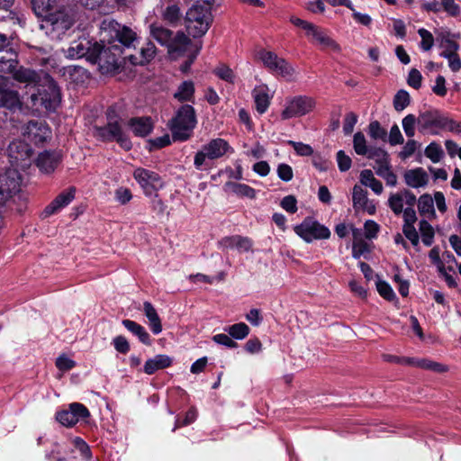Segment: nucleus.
I'll list each match as a JSON object with an SVG mask.
<instances>
[{"mask_svg": "<svg viewBox=\"0 0 461 461\" xmlns=\"http://www.w3.org/2000/svg\"><path fill=\"white\" fill-rule=\"evenodd\" d=\"M447 116L438 109L429 108L420 112L418 117L414 114H407L402 121L404 133L412 138L415 135V125L421 134L437 135L439 131L446 130Z\"/></svg>", "mask_w": 461, "mask_h": 461, "instance_id": "nucleus-1", "label": "nucleus"}, {"mask_svg": "<svg viewBox=\"0 0 461 461\" xmlns=\"http://www.w3.org/2000/svg\"><path fill=\"white\" fill-rule=\"evenodd\" d=\"M149 33L161 46L167 49L168 55L176 59L184 56L192 45L191 40L183 32H174L158 23L149 25Z\"/></svg>", "mask_w": 461, "mask_h": 461, "instance_id": "nucleus-2", "label": "nucleus"}, {"mask_svg": "<svg viewBox=\"0 0 461 461\" xmlns=\"http://www.w3.org/2000/svg\"><path fill=\"white\" fill-rule=\"evenodd\" d=\"M213 0L197 1L185 14V27L193 38L203 36L209 30L213 17L212 5Z\"/></svg>", "mask_w": 461, "mask_h": 461, "instance_id": "nucleus-3", "label": "nucleus"}, {"mask_svg": "<svg viewBox=\"0 0 461 461\" xmlns=\"http://www.w3.org/2000/svg\"><path fill=\"white\" fill-rule=\"evenodd\" d=\"M197 124L196 113L191 104H183L168 122V128L174 141L189 140Z\"/></svg>", "mask_w": 461, "mask_h": 461, "instance_id": "nucleus-4", "label": "nucleus"}, {"mask_svg": "<svg viewBox=\"0 0 461 461\" xmlns=\"http://www.w3.org/2000/svg\"><path fill=\"white\" fill-rule=\"evenodd\" d=\"M106 116L108 120L106 124L103 126L94 125L92 127L93 137L103 142L116 141L123 149L130 150L132 143L123 133L114 110L108 108Z\"/></svg>", "mask_w": 461, "mask_h": 461, "instance_id": "nucleus-5", "label": "nucleus"}, {"mask_svg": "<svg viewBox=\"0 0 461 461\" xmlns=\"http://www.w3.org/2000/svg\"><path fill=\"white\" fill-rule=\"evenodd\" d=\"M35 87L37 92L30 96L32 105L37 109L43 108L48 112H54L60 104L61 94L53 77L47 74Z\"/></svg>", "mask_w": 461, "mask_h": 461, "instance_id": "nucleus-6", "label": "nucleus"}, {"mask_svg": "<svg viewBox=\"0 0 461 461\" xmlns=\"http://www.w3.org/2000/svg\"><path fill=\"white\" fill-rule=\"evenodd\" d=\"M93 54L90 56V62L98 64L99 69L103 74L115 72L122 65V46L112 44L104 46V44L94 42Z\"/></svg>", "mask_w": 461, "mask_h": 461, "instance_id": "nucleus-7", "label": "nucleus"}, {"mask_svg": "<svg viewBox=\"0 0 461 461\" xmlns=\"http://www.w3.org/2000/svg\"><path fill=\"white\" fill-rule=\"evenodd\" d=\"M229 150L233 151L227 140L221 138L212 139L195 153L194 166L197 170L205 169L206 159H218Z\"/></svg>", "mask_w": 461, "mask_h": 461, "instance_id": "nucleus-8", "label": "nucleus"}, {"mask_svg": "<svg viewBox=\"0 0 461 461\" xmlns=\"http://www.w3.org/2000/svg\"><path fill=\"white\" fill-rule=\"evenodd\" d=\"M294 232L305 242L311 243L315 240H328L330 230L325 225L320 223L312 217H306L294 227Z\"/></svg>", "mask_w": 461, "mask_h": 461, "instance_id": "nucleus-9", "label": "nucleus"}, {"mask_svg": "<svg viewBox=\"0 0 461 461\" xmlns=\"http://www.w3.org/2000/svg\"><path fill=\"white\" fill-rule=\"evenodd\" d=\"M133 177L147 196H152L164 186V182L158 173L143 167L136 168L133 171Z\"/></svg>", "mask_w": 461, "mask_h": 461, "instance_id": "nucleus-10", "label": "nucleus"}, {"mask_svg": "<svg viewBox=\"0 0 461 461\" xmlns=\"http://www.w3.org/2000/svg\"><path fill=\"white\" fill-rule=\"evenodd\" d=\"M315 100L307 95H298L291 99L286 107L283 110L281 117L283 120H288L294 117L303 116L313 110Z\"/></svg>", "mask_w": 461, "mask_h": 461, "instance_id": "nucleus-11", "label": "nucleus"}, {"mask_svg": "<svg viewBox=\"0 0 461 461\" xmlns=\"http://www.w3.org/2000/svg\"><path fill=\"white\" fill-rule=\"evenodd\" d=\"M90 417L89 410L80 402H72L68 409L57 411L56 420L65 427H73Z\"/></svg>", "mask_w": 461, "mask_h": 461, "instance_id": "nucleus-12", "label": "nucleus"}, {"mask_svg": "<svg viewBox=\"0 0 461 461\" xmlns=\"http://www.w3.org/2000/svg\"><path fill=\"white\" fill-rule=\"evenodd\" d=\"M7 154L12 166L23 168L31 163L32 149L27 142L15 140L8 145Z\"/></svg>", "mask_w": 461, "mask_h": 461, "instance_id": "nucleus-13", "label": "nucleus"}, {"mask_svg": "<svg viewBox=\"0 0 461 461\" xmlns=\"http://www.w3.org/2000/svg\"><path fill=\"white\" fill-rule=\"evenodd\" d=\"M21 187V176L16 169H8L0 174V204L15 195Z\"/></svg>", "mask_w": 461, "mask_h": 461, "instance_id": "nucleus-14", "label": "nucleus"}, {"mask_svg": "<svg viewBox=\"0 0 461 461\" xmlns=\"http://www.w3.org/2000/svg\"><path fill=\"white\" fill-rule=\"evenodd\" d=\"M43 22L45 24L42 27L48 28L57 36L64 34L74 23L73 18L64 9H55L43 19Z\"/></svg>", "mask_w": 461, "mask_h": 461, "instance_id": "nucleus-15", "label": "nucleus"}, {"mask_svg": "<svg viewBox=\"0 0 461 461\" xmlns=\"http://www.w3.org/2000/svg\"><path fill=\"white\" fill-rule=\"evenodd\" d=\"M22 105L18 91L10 87L9 78L0 76V107L15 112L21 110Z\"/></svg>", "mask_w": 461, "mask_h": 461, "instance_id": "nucleus-16", "label": "nucleus"}, {"mask_svg": "<svg viewBox=\"0 0 461 461\" xmlns=\"http://www.w3.org/2000/svg\"><path fill=\"white\" fill-rule=\"evenodd\" d=\"M157 10L161 19L171 26H177L182 18V12L176 0H160Z\"/></svg>", "mask_w": 461, "mask_h": 461, "instance_id": "nucleus-17", "label": "nucleus"}, {"mask_svg": "<svg viewBox=\"0 0 461 461\" xmlns=\"http://www.w3.org/2000/svg\"><path fill=\"white\" fill-rule=\"evenodd\" d=\"M50 129L45 122L32 120L26 124L23 135L36 145L42 144L50 137Z\"/></svg>", "mask_w": 461, "mask_h": 461, "instance_id": "nucleus-18", "label": "nucleus"}, {"mask_svg": "<svg viewBox=\"0 0 461 461\" xmlns=\"http://www.w3.org/2000/svg\"><path fill=\"white\" fill-rule=\"evenodd\" d=\"M61 161V151L44 150L38 155L35 164L41 173L50 175L59 166Z\"/></svg>", "mask_w": 461, "mask_h": 461, "instance_id": "nucleus-19", "label": "nucleus"}, {"mask_svg": "<svg viewBox=\"0 0 461 461\" xmlns=\"http://www.w3.org/2000/svg\"><path fill=\"white\" fill-rule=\"evenodd\" d=\"M47 74L48 73L43 70L36 71L30 68L20 66L19 68H15L12 75L15 81L23 83L28 86L35 87L41 84V80L47 76Z\"/></svg>", "mask_w": 461, "mask_h": 461, "instance_id": "nucleus-20", "label": "nucleus"}, {"mask_svg": "<svg viewBox=\"0 0 461 461\" xmlns=\"http://www.w3.org/2000/svg\"><path fill=\"white\" fill-rule=\"evenodd\" d=\"M75 193V187H69L68 189L61 192L50 204L44 208L41 213L42 217H50L59 212L64 207L68 206L74 200Z\"/></svg>", "mask_w": 461, "mask_h": 461, "instance_id": "nucleus-21", "label": "nucleus"}, {"mask_svg": "<svg viewBox=\"0 0 461 461\" xmlns=\"http://www.w3.org/2000/svg\"><path fill=\"white\" fill-rule=\"evenodd\" d=\"M106 26L115 31V38L123 47H131L133 41L136 40V33L129 27L121 25L114 20H104L102 23V28Z\"/></svg>", "mask_w": 461, "mask_h": 461, "instance_id": "nucleus-22", "label": "nucleus"}, {"mask_svg": "<svg viewBox=\"0 0 461 461\" xmlns=\"http://www.w3.org/2000/svg\"><path fill=\"white\" fill-rule=\"evenodd\" d=\"M173 364V358L165 354H158L146 360L142 371L151 375L157 371L170 367Z\"/></svg>", "mask_w": 461, "mask_h": 461, "instance_id": "nucleus-23", "label": "nucleus"}, {"mask_svg": "<svg viewBox=\"0 0 461 461\" xmlns=\"http://www.w3.org/2000/svg\"><path fill=\"white\" fill-rule=\"evenodd\" d=\"M128 126L138 137H146L153 130V122L150 117H133L128 121Z\"/></svg>", "mask_w": 461, "mask_h": 461, "instance_id": "nucleus-24", "label": "nucleus"}, {"mask_svg": "<svg viewBox=\"0 0 461 461\" xmlns=\"http://www.w3.org/2000/svg\"><path fill=\"white\" fill-rule=\"evenodd\" d=\"M403 177L405 184L412 188L423 187L429 181L428 174L422 167L405 171Z\"/></svg>", "mask_w": 461, "mask_h": 461, "instance_id": "nucleus-25", "label": "nucleus"}, {"mask_svg": "<svg viewBox=\"0 0 461 461\" xmlns=\"http://www.w3.org/2000/svg\"><path fill=\"white\" fill-rule=\"evenodd\" d=\"M94 43L90 41H74L68 50V57L70 59H80L86 57L90 61V56L93 54Z\"/></svg>", "mask_w": 461, "mask_h": 461, "instance_id": "nucleus-26", "label": "nucleus"}, {"mask_svg": "<svg viewBox=\"0 0 461 461\" xmlns=\"http://www.w3.org/2000/svg\"><path fill=\"white\" fill-rule=\"evenodd\" d=\"M310 36L321 45L322 50H330L333 52H339L341 50L340 46L330 38L324 31L315 26L310 33Z\"/></svg>", "mask_w": 461, "mask_h": 461, "instance_id": "nucleus-27", "label": "nucleus"}, {"mask_svg": "<svg viewBox=\"0 0 461 461\" xmlns=\"http://www.w3.org/2000/svg\"><path fill=\"white\" fill-rule=\"evenodd\" d=\"M122 324L129 332L136 336L142 344L147 346L151 345L152 340L150 335L142 325L129 319L122 320Z\"/></svg>", "mask_w": 461, "mask_h": 461, "instance_id": "nucleus-28", "label": "nucleus"}, {"mask_svg": "<svg viewBox=\"0 0 461 461\" xmlns=\"http://www.w3.org/2000/svg\"><path fill=\"white\" fill-rule=\"evenodd\" d=\"M157 52L155 44L149 41L145 46L140 49V57L130 55L128 57L129 61L132 65H145L154 59Z\"/></svg>", "mask_w": 461, "mask_h": 461, "instance_id": "nucleus-29", "label": "nucleus"}, {"mask_svg": "<svg viewBox=\"0 0 461 461\" xmlns=\"http://www.w3.org/2000/svg\"><path fill=\"white\" fill-rule=\"evenodd\" d=\"M143 312H144L146 318L149 321V324L151 331L155 335L159 334L162 331V323H161V320H160L156 309L152 305V303L148 301L144 302L143 303Z\"/></svg>", "mask_w": 461, "mask_h": 461, "instance_id": "nucleus-30", "label": "nucleus"}, {"mask_svg": "<svg viewBox=\"0 0 461 461\" xmlns=\"http://www.w3.org/2000/svg\"><path fill=\"white\" fill-rule=\"evenodd\" d=\"M194 84L191 80L183 81L174 94V98L180 103L192 102L194 100Z\"/></svg>", "mask_w": 461, "mask_h": 461, "instance_id": "nucleus-31", "label": "nucleus"}, {"mask_svg": "<svg viewBox=\"0 0 461 461\" xmlns=\"http://www.w3.org/2000/svg\"><path fill=\"white\" fill-rule=\"evenodd\" d=\"M31 4L35 14L43 19L57 7V0H31Z\"/></svg>", "mask_w": 461, "mask_h": 461, "instance_id": "nucleus-32", "label": "nucleus"}, {"mask_svg": "<svg viewBox=\"0 0 461 461\" xmlns=\"http://www.w3.org/2000/svg\"><path fill=\"white\" fill-rule=\"evenodd\" d=\"M453 35L448 31H441L437 34V41L440 48L445 50L441 53L458 51L459 44L452 39Z\"/></svg>", "mask_w": 461, "mask_h": 461, "instance_id": "nucleus-33", "label": "nucleus"}, {"mask_svg": "<svg viewBox=\"0 0 461 461\" xmlns=\"http://www.w3.org/2000/svg\"><path fill=\"white\" fill-rule=\"evenodd\" d=\"M273 74L281 76L287 79H291L294 75V68L289 64L285 59L278 58V61H276L274 65L268 69Z\"/></svg>", "mask_w": 461, "mask_h": 461, "instance_id": "nucleus-34", "label": "nucleus"}, {"mask_svg": "<svg viewBox=\"0 0 461 461\" xmlns=\"http://www.w3.org/2000/svg\"><path fill=\"white\" fill-rule=\"evenodd\" d=\"M225 187L230 188L239 197L256 198V190L246 184L227 182Z\"/></svg>", "mask_w": 461, "mask_h": 461, "instance_id": "nucleus-35", "label": "nucleus"}, {"mask_svg": "<svg viewBox=\"0 0 461 461\" xmlns=\"http://www.w3.org/2000/svg\"><path fill=\"white\" fill-rule=\"evenodd\" d=\"M253 97L257 112L259 114L266 113L270 104L268 94L263 89H255L253 91Z\"/></svg>", "mask_w": 461, "mask_h": 461, "instance_id": "nucleus-36", "label": "nucleus"}, {"mask_svg": "<svg viewBox=\"0 0 461 461\" xmlns=\"http://www.w3.org/2000/svg\"><path fill=\"white\" fill-rule=\"evenodd\" d=\"M418 209L420 215L436 216L433 199L429 194H424L418 200Z\"/></svg>", "mask_w": 461, "mask_h": 461, "instance_id": "nucleus-37", "label": "nucleus"}, {"mask_svg": "<svg viewBox=\"0 0 461 461\" xmlns=\"http://www.w3.org/2000/svg\"><path fill=\"white\" fill-rule=\"evenodd\" d=\"M224 330L234 339H243L249 334V327L244 322L226 327Z\"/></svg>", "mask_w": 461, "mask_h": 461, "instance_id": "nucleus-38", "label": "nucleus"}, {"mask_svg": "<svg viewBox=\"0 0 461 461\" xmlns=\"http://www.w3.org/2000/svg\"><path fill=\"white\" fill-rule=\"evenodd\" d=\"M419 229L420 231L421 240H422L423 244L427 247L431 246L433 243L434 235H435V232H434V230H433V227L431 226V224L426 220H421L419 223Z\"/></svg>", "mask_w": 461, "mask_h": 461, "instance_id": "nucleus-39", "label": "nucleus"}, {"mask_svg": "<svg viewBox=\"0 0 461 461\" xmlns=\"http://www.w3.org/2000/svg\"><path fill=\"white\" fill-rule=\"evenodd\" d=\"M352 201L353 207L356 210H359L362 206L366 205L368 201L367 191L362 188L360 185H356L353 187Z\"/></svg>", "mask_w": 461, "mask_h": 461, "instance_id": "nucleus-40", "label": "nucleus"}, {"mask_svg": "<svg viewBox=\"0 0 461 461\" xmlns=\"http://www.w3.org/2000/svg\"><path fill=\"white\" fill-rule=\"evenodd\" d=\"M425 156L429 158L433 163H438L443 158L444 151L439 144L433 141L429 143L425 149Z\"/></svg>", "mask_w": 461, "mask_h": 461, "instance_id": "nucleus-41", "label": "nucleus"}, {"mask_svg": "<svg viewBox=\"0 0 461 461\" xmlns=\"http://www.w3.org/2000/svg\"><path fill=\"white\" fill-rule=\"evenodd\" d=\"M411 103V97L406 90L397 91L393 97V107L397 112L404 110Z\"/></svg>", "mask_w": 461, "mask_h": 461, "instance_id": "nucleus-42", "label": "nucleus"}, {"mask_svg": "<svg viewBox=\"0 0 461 461\" xmlns=\"http://www.w3.org/2000/svg\"><path fill=\"white\" fill-rule=\"evenodd\" d=\"M404 199L402 192L391 194L388 199V206L395 215H400L403 211Z\"/></svg>", "mask_w": 461, "mask_h": 461, "instance_id": "nucleus-43", "label": "nucleus"}, {"mask_svg": "<svg viewBox=\"0 0 461 461\" xmlns=\"http://www.w3.org/2000/svg\"><path fill=\"white\" fill-rule=\"evenodd\" d=\"M368 134L374 140H385L387 131L384 129L378 121H373L368 125Z\"/></svg>", "mask_w": 461, "mask_h": 461, "instance_id": "nucleus-44", "label": "nucleus"}, {"mask_svg": "<svg viewBox=\"0 0 461 461\" xmlns=\"http://www.w3.org/2000/svg\"><path fill=\"white\" fill-rule=\"evenodd\" d=\"M353 147L357 155L365 156L368 153L369 148H367L365 135L361 131L355 133L353 138Z\"/></svg>", "mask_w": 461, "mask_h": 461, "instance_id": "nucleus-45", "label": "nucleus"}, {"mask_svg": "<svg viewBox=\"0 0 461 461\" xmlns=\"http://www.w3.org/2000/svg\"><path fill=\"white\" fill-rule=\"evenodd\" d=\"M417 366L425 370H430L436 373H444L447 371V367L438 362L431 361L429 359H420L417 362Z\"/></svg>", "mask_w": 461, "mask_h": 461, "instance_id": "nucleus-46", "label": "nucleus"}, {"mask_svg": "<svg viewBox=\"0 0 461 461\" xmlns=\"http://www.w3.org/2000/svg\"><path fill=\"white\" fill-rule=\"evenodd\" d=\"M376 289L379 294L385 300L391 302L396 298V295L391 285L383 280L376 282Z\"/></svg>", "mask_w": 461, "mask_h": 461, "instance_id": "nucleus-47", "label": "nucleus"}, {"mask_svg": "<svg viewBox=\"0 0 461 461\" xmlns=\"http://www.w3.org/2000/svg\"><path fill=\"white\" fill-rule=\"evenodd\" d=\"M369 159H373L376 164L384 162L389 159V154L382 148L370 147L368 153L366 154Z\"/></svg>", "mask_w": 461, "mask_h": 461, "instance_id": "nucleus-48", "label": "nucleus"}, {"mask_svg": "<svg viewBox=\"0 0 461 461\" xmlns=\"http://www.w3.org/2000/svg\"><path fill=\"white\" fill-rule=\"evenodd\" d=\"M418 33L421 38L420 42V49L424 51L429 50L434 44V38L432 33L424 28L419 29Z\"/></svg>", "mask_w": 461, "mask_h": 461, "instance_id": "nucleus-49", "label": "nucleus"}, {"mask_svg": "<svg viewBox=\"0 0 461 461\" xmlns=\"http://www.w3.org/2000/svg\"><path fill=\"white\" fill-rule=\"evenodd\" d=\"M213 73L221 80H224L228 83H234L235 76L232 69L224 64L217 67L213 70Z\"/></svg>", "mask_w": 461, "mask_h": 461, "instance_id": "nucleus-50", "label": "nucleus"}, {"mask_svg": "<svg viewBox=\"0 0 461 461\" xmlns=\"http://www.w3.org/2000/svg\"><path fill=\"white\" fill-rule=\"evenodd\" d=\"M287 144L292 146L299 156L308 157L313 154V149L309 144L294 140H288Z\"/></svg>", "mask_w": 461, "mask_h": 461, "instance_id": "nucleus-51", "label": "nucleus"}, {"mask_svg": "<svg viewBox=\"0 0 461 461\" xmlns=\"http://www.w3.org/2000/svg\"><path fill=\"white\" fill-rule=\"evenodd\" d=\"M440 56L447 59L448 67L453 72H457L461 69V59L457 51L451 53H440Z\"/></svg>", "mask_w": 461, "mask_h": 461, "instance_id": "nucleus-52", "label": "nucleus"}, {"mask_svg": "<svg viewBox=\"0 0 461 461\" xmlns=\"http://www.w3.org/2000/svg\"><path fill=\"white\" fill-rule=\"evenodd\" d=\"M441 10L445 11L448 15L456 17L460 14V6L456 4L455 0H440Z\"/></svg>", "mask_w": 461, "mask_h": 461, "instance_id": "nucleus-53", "label": "nucleus"}, {"mask_svg": "<svg viewBox=\"0 0 461 461\" xmlns=\"http://www.w3.org/2000/svg\"><path fill=\"white\" fill-rule=\"evenodd\" d=\"M113 345L115 350L121 354H127L131 349L129 341L122 335L114 337L113 339Z\"/></svg>", "mask_w": 461, "mask_h": 461, "instance_id": "nucleus-54", "label": "nucleus"}, {"mask_svg": "<svg viewBox=\"0 0 461 461\" xmlns=\"http://www.w3.org/2000/svg\"><path fill=\"white\" fill-rule=\"evenodd\" d=\"M55 364L57 368L63 372L69 371L76 366V362L65 354L57 357Z\"/></svg>", "mask_w": 461, "mask_h": 461, "instance_id": "nucleus-55", "label": "nucleus"}, {"mask_svg": "<svg viewBox=\"0 0 461 461\" xmlns=\"http://www.w3.org/2000/svg\"><path fill=\"white\" fill-rule=\"evenodd\" d=\"M276 173L278 177L285 182H289L294 177L292 167L285 163H281L277 166Z\"/></svg>", "mask_w": 461, "mask_h": 461, "instance_id": "nucleus-56", "label": "nucleus"}, {"mask_svg": "<svg viewBox=\"0 0 461 461\" xmlns=\"http://www.w3.org/2000/svg\"><path fill=\"white\" fill-rule=\"evenodd\" d=\"M258 57L267 69H269L276 61H278L279 58L275 52L265 50L259 51Z\"/></svg>", "mask_w": 461, "mask_h": 461, "instance_id": "nucleus-57", "label": "nucleus"}, {"mask_svg": "<svg viewBox=\"0 0 461 461\" xmlns=\"http://www.w3.org/2000/svg\"><path fill=\"white\" fill-rule=\"evenodd\" d=\"M212 340L220 345L225 346L229 348H235L238 347V343L228 334L219 333L212 337Z\"/></svg>", "mask_w": 461, "mask_h": 461, "instance_id": "nucleus-58", "label": "nucleus"}, {"mask_svg": "<svg viewBox=\"0 0 461 461\" xmlns=\"http://www.w3.org/2000/svg\"><path fill=\"white\" fill-rule=\"evenodd\" d=\"M422 82V75L417 68H411L409 72L407 83L414 89H420Z\"/></svg>", "mask_w": 461, "mask_h": 461, "instance_id": "nucleus-59", "label": "nucleus"}, {"mask_svg": "<svg viewBox=\"0 0 461 461\" xmlns=\"http://www.w3.org/2000/svg\"><path fill=\"white\" fill-rule=\"evenodd\" d=\"M281 207L289 213H294L297 212V200L294 195L285 196L280 203Z\"/></svg>", "mask_w": 461, "mask_h": 461, "instance_id": "nucleus-60", "label": "nucleus"}, {"mask_svg": "<svg viewBox=\"0 0 461 461\" xmlns=\"http://www.w3.org/2000/svg\"><path fill=\"white\" fill-rule=\"evenodd\" d=\"M337 162L339 169L341 172H346L351 167L352 160L343 150L337 152Z\"/></svg>", "mask_w": 461, "mask_h": 461, "instance_id": "nucleus-61", "label": "nucleus"}, {"mask_svg": "<svg viewBox=\"0 0 461 461\" xmlns=\"http://www.w3.org/2000/svg\"><path fill=\"white\" fill-rule=\"evenodd\" d=\"M357 122V115L355 113L349 112L346 114L343 124V131L345 135H349L353 132L354 126L356 125Z\"/></svg>", "mask_w": 461, "mask_h": 461, "instance_id": "nucleus-62", "label": "nucleus"}, {"mask_svg": "<svg viewBox=\"0 0 461 461\" xmlns=\"http://www.w3.org/2000/svg\"><path fill=\"white\" fill-rule=\"evenodd\" d=\"M235 240L236 249H238L240 252H248L253 246L252 240L248 237L236 235Z\"/></svg>", "mask_w": 461, "mask_h": 461, "instance_id": "nucleus-63", "label": "nucleus"}, {"mask_svg": "<svg viewBox=\"0 0 461 461\" xmlns=\"http://www.w3.org/2000/svg\"><path fill=\"white\" fill-rule=\"evenodd\" d=\"M402 232L413 246H417L419 244V234L414 225H403Z\"/></svg>", "mask_w": 461, "mask_h": 461, "instance_id": "nucleus-64", "label": "nucleus"}]
</instances>
